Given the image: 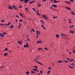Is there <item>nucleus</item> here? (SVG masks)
<instances>
[{"label": "nucleus", "instance_id": "obj_1", "mask_svg": "<svg viewBox=\"0 0 75 75\" xmlns=\"http://www.w3.org/2000/svg\"><path fill=\"white\" fill-rule=\"evenodd\" d=\"M42 16L43 18H45V19H47H47L49 18L48 16H47H47L46 15H45V14H43Z\"/></svg>", "mask_w": 75, "mask_h": 75}, {"label": "nucleus", "instance_id": "obj_2", "mask_svg": "<svg viewBox=\"0 0 75 75\" xmlns=\"http://www.w3.org/2000/svg\"><path fill=\"white\" fill-rule=\"evenodd\" d=\"M52 7H57V4H52V7H50L49 9L52 8Z\"/></svg>", "mask_w": 75, "mask_h": 75}, {"label": "nucleus", "instance_id": "obj_3", "mask_svg": "<svg viewBox=\"0 0 75 75\" xmlns=\"http://www.w3.org/2000/svg\"><path fill=\"white\" fill-rule=\"evenodd\" d=\"M24 47H29L28 45V43L27 42H26V45H24Z\"/></svg>", "mask_w": 75, "mask_h": 75}, {"label": "nucleus", "instance_id": "obj_4", "mask_svg": "<svg viewBox=\"0 0 75 75\" xmlns=\"http://www.w3.org/2000/svg\"><path fill=\"white\" fill-rule=\"evenodd\" d=\"M66 3H67V4H70L71 3V1H65Z\"/></svg>", "mask_w": 75, "mask_h": 75}, {"label": "nucleus", "instance_id": "obj_5", "mask_svg": "<svg viewBox=\"0 0 75 75\" xmlns=\"http://www.w3.org/2000/svg\"><path fill=\"white\" fill-rule=\"evenodd\" d=\"M0 35L1 37H4V35L3 33H0Z\"/></svg>", "mask_w": 75, "mask_h": 75}, {"label": "nucleus", "instance_id": "obj_6", "mask_svg": "<svg viewBox=\"0 0 75 75\" xmlns=\"http://www.w3.org/2000/svg\"><path fill=\"white\" fill-rule=\"evenodd\" d=\"M66 35H66L65 34H64V33H62L61 35V37H62L63 36H66Z\"/></svg>", "mask_w": 75, "mask_h": 75}, {"label": "nucleus", "instance_id": "obj_7", "mask_svg": "<svg viewBox=\"0 0 75 75\" xmlns=\"http://www.w3.org/2000/svg\"><path fill=\"white\" fill-rule=\"evenodd\" d=\"M35 1L34 0H33V1H30L29 3H30V4H32L33 3H34V2H35Z\"/></svg>", "mask_w": 75, "mask_h": 75}, {"label": "nucleus", "instance_id": "obj_8", "mask_svg": "<svg viewBox=\"0 0 75 75\" xmlns=\"http://www.w3.org/2000/svg\"><path fill=\"white\" fill-rule=\"evenodd\" d=\"M8 9H10V10H12V9H13L12 7L11 6H9L8 7Z\"/></svg>", "mask_w": 75, "mask_h": 75}, {"label": "nucleus", "instance_id": "obj_9", "mask_svg": "<svg viewBox=\"0 0 75 75\" xmlns=\"http://www.w3.org/2000/svg\"><path fill=\"white\" fill-rule=\"evenodd\" d=\"M18 42L19 44H22V41H18Z\"/></svg>", "mask_w": 75, "mask_h": 75}, {"label": "nucleus", "instance_id": "obj_10", "mask_svg": "<svg viewBox=\"0 0 75 75\" xmlns=\"http://www.w3.org/2000/svg\"><path fill=\"white\" fill-rule=\"evenodd\" d=\"M37 43L38 44H39V43H40V44H41V43H42V41H37Z\"/></svg>", "mask_w": 75, "mask_h": 75}, {"label": "nucleus", "instance_id": "obj_11", "mask_svg": "<svg viewBox=\"0 0 75 75\" xmlns=\"http://www.w3.org/2000/svg\"><path fill=\"white\" fill-rule=\"evenodd\" d=\"M37 63L39 64H40V65H43V64H42V63H41V62H38L37 61Z\"/></svg>", "mask_w": 75, "mask_h": 75}, {"label": "nucleus", "instance_id": "obj_12", "mask_svg": "<svg viewBox=\"0 0 75 75\" xmlns=\"http://www.w3.org/2000/svg\"><path fill=\"white\" fill-rule=\"evenodd\" d=\"M70 33H72V34H73V33H74V31L73 30H70Z\"/></svg>", "mask_w": 75, "mask_h": 75}, {"label": "nucleus", "instance_id": "obj_13", "mask_svg": "<svg viewBox=\"0 0 75 75\" xmlns=\"http://www.w3.org/2000/svg\"><path fill=\"white\" fill-rule=\"evenodd\" d=\"M12 7H13V8H14V9H15L16 10H17V8H16V7H15V6L14 5H12Z\"/></svg>", "mask_w": 75, "mask_h": 75}, {"label": "nucleus", "instance_id": "obj_14", "mask_svg": "<svg viewBox=\"0 0 75 75\" xmlns=\"http://www.w3.org/2000/svg\"><path fill=\"white\" fill-rule=\"evenodd\" d=\"M38 7H40V6H41L42 5L40 4V3H38Z\"/></svg>", "mask_w": 75, "mask_h": 75}, {"label": "nucleus", "instance_id": "obj_15", "mask_svg": "<svg viewBox=\"0 0 75 75\" xmlns=\"http://www.w3.org/2000/svg\"><path fill=\"white\" fill-rule=\"evenodd\" d=\"M66 8H67L68 10H71V8H69L68 7H66Z\"/></svg>", "mask_w": 75, "mask_h": 75}, {"label": "nucleus", "instance_id": "obj_16", "mask_svg": "<svg viewBox=\"0 0 75 75\" xmlns=\"http://www.w3.org/2000/svg\"><path fill=\"white\" fill-rule=\"evenodd\" d=\"M29 1V0H25V3H27L28 1Z\"/></svg>", "mask_w": 75, "mask_h": 75}, {"label": "nucleus", "instance_id": "obj_17", "mask_svg": "<svg viewBox=\"0 0 75 75\" xmlns=\"http://www.w3.org/2000/svg\"><path fill=\"white\" fill-rule=\"evenodd\" d=\"M19 26L18 28H20L21 27V23H19Z\"/></svg>", "mask_w": 75, "mask_h": 75}, {"label": "nucleus", "instance_id": "obj_18", "mask_svg": "<svg viewBox=\"0 0 75 75\" xmlns=\"http://www.w3.org/2000/svg\"><path fill=\"white\" fill-rule=\"evenodd\" d=\"M63 62V61L62 60L58 61V62H57V63H62Z\"/></svg>", "mask_w": 75, "mask_h": 75}, {"label": "nucleus", "instance_id": "obj_19", "mask_svg": "<svg viewBox=\"0 0 75 75\" xmlns=\"http://www.w3.org/2000/svg\"><path fill=\"white\" fill-rule=\"evenodd\" d=\"M26 74H27V75H29L30 74V72H25Z\"/></svg>", "mask_w": 75, "mask_h": 75}, {"label": "nucleus", "instance_id": "obj_20", "mask_svg": "<svg viewBox=\"0 0 75 75\" xmlns=\"http://www.w3.org/2000/svg\"><path fill=\"white\" fill-rule=\"evenodd\" d=\"M71 19H69V22L70 23V24H71Z\"/></svg>", "mask_w": 75, "mask_h": 75}, {"label": "nucleus", "instance_id": "obj_21", "mask_svg": "<svg viewBox=\"0 0 75 75\" xmlns=\"http://www.w3.org/2000/svg\"><path fill=\"white\" fill-rule=\"evenodd\" d=\"M42 73H43V71H42V70H40V75H42Z\"/></svg>", "mask_w": 75, "mask_h": 75}, {"label": "nucleus", "instance_id": "obj_22", "mask_svg": "<svg viewBox=\"0 0 75 75\" xmlns=\"http://www.w3.org/2000/svg\"><path fill=\"white\" fill-rule=\"evenodd\" d=\"M54 2L56 3V2H59V1H57L56 0H54Z\"/></svg>", "mask_w": 75, "mask_h": 75}, {"label": "nucleus", "instance_id": "obj_23", "mask_svg": "<svg viewBox=\"0 0 75 75\" xmlns=\"http://www.w3.org/2000/svg\"><path fill=\"white\" fill-rule=\"evenodd\" d=\"M36 33H37V34H40V32H39V31H36Z\"/></svg>", "mask_w": 75, "mask_h": 75}, {"label": "nucleus", "instance_id": "obj_24", "mask_svg": "<svg viewBox=\"0 0 75 75\" xmlns=\"http://www.w3.org/2000/svg\"><path fill=\"white\" fill-rule=\"evenodd\" d=\"M36 14H37V15H38V16H41V14H40V13H39V11H38V13H36Z\"/></svg>", "mask_w": 75, "mask_h": 75}, {"label": "nucleus", "instance_id": "obj_25", "mask_svg": "<svg viewBox=\"0 0 75 75\" xmlns=\"http://www.w3.org/2000/svg\"><path fill=\"white\" fill-rule=\"evenodd\" d=\"M50 72V70H49L48 71H47V75H49V73Z\"/></svg>", "mask_w": 75, "mask_h": 75}, {"label": "nucleus", "instance_id": "obj_26", "mask_svg": "<svg viewBox=\"0 0 75 75\" xmlns=\"http://www.w3.org/2000/svg\"><path fill=\"white\" fill-rule=\"evenodd\" d=\"M3 33L4 35H6V34H7V33H4V32H3Z\"/></svg>", "mask_w": 75, "mask_h": 75}, {"label": "nucleus", "instance_id": "obj_27", "mask_svg": "<svg viewBox=\"0 0 75 75\" xmlns=\"http://www.w3.org/2000/svg\"><path fill=\"white\" fill-rule=\"evenodd\" d=\"M69 67L70 68H71V69H73L74 68V67H71V66H69Z\"/></svg>", "mask_w": 75, "mask_h": 75}, {"label": "nucleus", "instance_id": "obj_28", "mask_svg": "<svg viewBox=\"0 0 75 75\" xmlns=\"http://www.w3.org/2000/svg\"><path fill=\"white\" fill-rule=\"evenodd\" d=\"M4 55H5V56H6V55H8V53H4Z\"/></svg>", "mask_w": 75, "mask_h": 75}, {"label": "nucleus", "instance_id": "obj_29", "mask_svg": "<svg viewBox=\"0 0 75 75\" xmlns=\"http://www.w3.org/2000/svg\"><path fill=\"white\" fill-rule=\"evenodd\" d=\"M0 25H7L6 24H0Z\"/></svg>", "mask_w": 75, "mask_h": 75}, {"label": "nucleus", "instance_id": "obj_30", "mask_svg": "<svg viewBox=\"0 0 75 75\" xmlns=\"http://www.w3.org/2000/svg\"><path fill=\"white\" fill-rule=\"evenodd\" d=\"M10 24H11L10 22H8V23L7 24V25L8 26H9V25H10Z\"/></svg>", "mask_w": 75, "mask_h": 75}, {"label": "nucleus", "instance_id": "obj_31", "mask_svg": "<svg viewBox=\"0 0 75 75\" xmlns=\"http://www.w3.org/2000/svg\"><path fill=\"white\" fill-rule=\"evenodd\" d=\"M74 27V25H71V26H70V28H71V27Z\"/></svg>", "mask_w": 75, "mask_h": 75}, {"label": "nucleus", "instance_id": "obj_32", "mask_svg": "<svg viewBox=\"0 0 75 75\" xmlns=\"http://www.w3.org/2000/svg\"><path fill=\"white\" fill-rule=\"evenodd\" d=\"M20 16H22V17H23V16L22 14L21 13H20L19 14Z\"/></svg>", "mask_w": 75, "mask_h": 75}, {"label": "nucleus", "instance_id": "obj_33", "mask_svg": "<svg viewBox=\"0 0 75 75\" xmlns=\"http://www.w3.org/2000/svg\"><path fill=\"white\" fill-rule=\"evenodd\" d=\"M1 22H3L5 21V20L4 19H3L2 20H1Z\"/></svg>", "mask_w": 75, "mask_h": 75}, {"label": "nucleus", "instance_id": "obj_34", "mask_svg": "<svg viewBox=\"0 0 75 75\" xmlns=\"http://www.w3.org/2000/svg\"><path fill=\"white\" fill-rule=\"evenodd\" d=\"M34 61H35V62H37V61H37V60H36V59H35H35H34Z\"/></svg>", "mask_w": 75, "mask_h": 75}, {"label": "nucleus", "instance_id": "obj_35", "mask_svg": "<svg viewBox=\"0 0 75 75\" xmlns=\"http://www.w3.org/2000/svg\"><path fill=\"white\" fill-rule=\"evenodd\" d=\"M33 10L34 11H35V12H36V11L35 8H33Z\"/></svg>", "mask_w": 75, "mask_h": 75}, {"label": "nucleus", "instance_id": "obj_36", "mask_svg": "<svg viewBox=\"0 0 75 75\" xmlns=\"http://www.w3.org/2000/svg\"><path fill=\"white\" fill-rule=\"evenodd\" d=\"M11 27L12 28H13V27H14V25H11Z\"/></svg>", "mask_w": 75, "mask_h": 75}, {"label": "nucleus", "instance_id": "obj_37", "mask_svg": "<svg viewBox=\"0 0 75 75\" xmlns=\"http://www.w3.org/2000/svg\"><path fill=\"white\" fill-rule=\"evenodd\" d=\"M31 73H35V72H34V71H31Z\"/></svg>", "mask_w": 75, "mask_h": 75}, {"label": "nucleus", "instance_id": "obj_38", "mask_svg": "<svg viewBox=\"0 0 75 75\" xmlns=\"http://www.w3.org/2000/svg\"><path fill=\"white\" fill-rule=\"evenodd\" d=\"M56 36L57 38H58V37H59V35H58V34H57V35H56Z\"/></svg>", "mask_w": 75, "mask_h": 75}, {"label": "nucleus", "instance_id": "obj_39", "mask_svg": "<svg viewBox=\"0 0 75 75\" xmlns=\"http://www.w3.org/2000/svg\"><path fill=\"white\" fill-rule=\"evenodd\" d=\"M74 61V59H71L70 60V62H71V61Z\"/></svg>", "mask_w": 75, "mask_h": 75}, {"label": "nucleus", "instance_id": "obj_40", "mask_svg": "<svg viewBox=\"0 0 75 75\" xmlns=\"http://www.w3.org/2000/svg\"><path fill=\"white\" fill-rule=\"evenodd\" d=\"M57 18V16H53V18Z\"/></svg>", "mask_w": 75, "mask_h": 75}, {"label": "nucleus", "instance_id": "obj_41", "mask_svg": "<svg viewBox=\"0 0 75 75\" xmlns=\"http://www.w3.org/2000/svg\"><path fill=\"white\" fill-rule=\"evenodd\" d=\"M34 67H35V68L36 69H37V68H38V67H37V66H34Z\"/></svg>", "mask_w": 75, "mask_h": 75}, {"label": "nucleus", "instance_id": "obj_42", "mask_svg": "<svg viewBox=\"0 0 75 75\" xmlns=\"http://www.w3.org/2000/svg\"><path fill=\"white\" fill-rule=\"evenodd\" d=\"M42 50V48L41 47H40L39 48H38V50Z\"/></svg>", "mask_w": 75, "mask_h": 75}, {"label": "nucleus", "instance_id": "obj_43", "mask_svg": "<svg viewBox=\"0 0 75 75\" xmlns=\"http://www.w3.org/2000/svg\"><path fill=\"white\" fill-rule=\"evenodd\" d=\"M71 66H74V63H72V64H71Z\"/></svg>", "mask_w": 75, "mask_h": 75}, {"label": "nucleus", "instance_id": "obj_44", "mask_svg": "<svg viewBox=\"0 0 75 75\" xmlns=\"http://www.w3.org/2000/svg\"><path fill=\"white\" fill-rule=\"evenodd\" d=\"M39 59H40V58H39L38 56V57H37V60H39Z\"/></svg>", "mask_w": 75, "mask_h": 75}, {"label": "nucleus", "instance_id": "obj_45", "mask_svg": "<svg viewBox=\"0 0 75 75\" xmlns=\"http://www.w3.org/2000/svg\"><path fill=\"white\" fill-rule=\"evenodd\" d=\"M40 21L42 23H44V21H42V20H40Z\"/></svg>", "mask_w": 75, "mask_h": 75}, {"label": "nucleus", "instance_id": "obj_46", "mask_svg": "<svg viewBox=\"0 0 75 75\" xmlns=\"http://www.w3.org/2000/svg\"><path fill=\"white\" fill-rule=\"evenodd\" d=\"M48 69H50V70L52 68L51 67H48Z\"/></svg>", "mask_w": 75, "mask_h": 75}, {"label": "nucleus", "instance_id": "obj_47", "mask_svg": "<svg viewBox=\"0 0 75 75\" xmlns=\"http://www.w3.org/2000/svg\"><path fill=\"white\" fill-rule=\"evenodd\" d=\"M32 30L33 31V32H35V30H34V29H33V28H32Z\"/></svg>", "mask_w": 75, "mask_h": 75}, {"label": "nucleus", "instance_id": "obj_48", "mask_svg": "<svg viewBox=\"0 0 75 75\" xmlns=\"http://www.w3.org/2000/svg\"><path fill=\"white\" fill-rule=\"evenodd\" d=\"M33 70L34 72H35V71H37V70H36V69H33Z\"/></svg>", "mask_w": 75, "mask_h": 75}, {"label": "nucleus", "instance_id": "obj_49", "mask_svg": "<svg viewBox=\"0 0 75 75\" xmlns=\"http://www.w3.org/2000/svg\"><path fill=\"white\" fill-rule=\"evenodd\" d=\"M67 59L68 60V61H70V58H67Z\"/></svg>", "mask_w": 75, "mask_h": 75}, {"label": "nucleus", "instance_id": "obj_50", "mask_svg": "<svg viewBox=\"0 0 75 75\" xmlns=\"http://www.w3.org/2000/svg\"><path fill=\"white\" fill-rule=\"evenodd\" d=\"M44 49H45V50H48V49L47 47H45L44 48Z\"/></svg>", "mask_w": 75, "mask_h": 75}, {"label": "nucleus", "instance_id": "obj_51", "mask_svg": "<svg viewBox=\"0 0 75 75\" xmlns=\"http://www.w3.org/2000/svg\"><path fill=\"white\" fill-rule=\"evenodd\" d=\"M64 61L65 62H66V63H68V62L67 60H66V61L64 60V61Z\"/></svg>", "mask_w": 75, "mask_h": 75}, {"label": "nucleus", "instance_id": "obj_52", "mask_svg": "<svg viewBox=\"0 0 75 75\" xmlns=\"http://www.w3.org/2000/svg\"><path fill=\"white\" fill-rule=\"evenodd\" d=\"M70 1H71L72 2H73V1H74V0H70Z\"/></svg>", "mask_w": 75, "mask_h": 75}, {"label": "nucleus", "instance_id": "obj_53", "mask_svg": "<svg viewBox=\"0 0 75 75\" xmlns=\"http://www.w3.org/2000/svg\"><path fill=\"white\" fill-rule=\"evenodd\" d=\"M6 51H8V48L7 47H6Z\"/></svg>", "mask_w": 75, "mask_h": 75}, {"label": "nucleus", "instance_id": "obj_54", "mask_svg": "<svg viewBox=\"0 0 75 75\" xmlns=\"http://www.w3.org/2000/svg\"><path fill=\"white\" fill-rule=\"evenodd\" d=\"M27 40H28V41H30V39H29L28 38H27Z\"/></svg>", "mask_w": 75, "mask_h": 75}, {"label": "nucleus", "instance_id": "obj_55", "mask_svg": "<svg viewBox=\"0 0 75 75\" xmlns=\"http://www.w3.org/2000/svg\"><path fill=\"white\" fill-rule=\"evenodd\" d=\"M71 13H72V14H73V15H75V13H73V12Z\"/></svg>", "mask_w": 75, "mask_h": 75}, {"label": "nucleus", "instance_id": "obj_56", "mask_svg": "<svg viewBox=\"0 0 75 75\" xmlns=\"http://www.w3.org/2000/svg\"><path fill=\"white\" fill-rule=\"evenodd\" d=\"M16 17H18V18H19V16H18L17 15H16Z\"/></svg>", "mask_w": 75, "mask_h": 75}, {"label": "nucleus", "instance_id": "obj_57", "mask_svg": "<svg viewBox=\"0 0 75 75\" xmlns=\"http://www.w3.org/2000/svg\"><path fill=\"white\" fill-rule=\"evenodd\" d=\"M73 52H74V53H75V50H73Z\"/></svg>", "mask_w": 75, "mask_h": 75}, {"label": "nucleus", "instance_id": "obj_58", "mask_svg": "<svg viewBox=\"0 0 75 75\" xmlns=\"http://www.w3.org/2000/svg\"><path fill=\"white\" fill-rule=\"evenodd\" d=\"M25 9H26V10H27V11H28V9H27V8H25Z\"/></svg>", "mask_w": 75, "mask_h": 75}, {"label": "nucleus", "instance_id": "obj_59", "mask_svg": "<svg viewBox=\"0 0 75 75\" xmlns=\"http://www.w3.org/2000/svg\"><path fill=\"white\" fill-rule=\"evenodd\" d=\"M20 21H23V20H22V19H21L20 20H19Z\"/></svg>", "mask_w": 75, "mask_h": 75}, {"label": "nucleus", "instance_id": "obj_60", "mask_svg": "<svg viewBox=\"0 0 75 75\" xmlns=\"http://www.w3.org/2000/svg\"><path fill=\"white\" fill-rule=\"evenodd\" d=\"M46 0H42V1H46Z\"/></svg>", "mask_w": 75, "mask_h": 75}, {"label": "nucleus", "instance_id": "obj_61", "mask_svg": "<svg viewBox=\"0 0 75 75\" xmlns=\"http://www.w3.org/2000/svg\"><path fill=\"white\" fill-rule=\"evenodd\" d=\"M43 28L44 29H46L45 27L44 26V25H43Z\"/></svg>", "mask_w": 75, "mask_h": 75}, {"label": "nucleus", "instance_id": "obj_62", "mask_svg": "<svg viewBox=\"0 0 75 75\" xmlns=\"http://www.w3.org/2000/svg\"><path fill=\"white\" fill-rule=\"evenodd\" d=\"M19 7H21V8H22V7L21 6H19Z\"/></svg>", "mask_w": 75, "mask_h": 75}, {"label": "nucleus", "instance_id": "obj_63", "mask_svg": "<svg viewBox=\"0 0 75 75\" xmlns=\"http://www.w3.org/2000/svg\"><path fill=\"white\" fill-rule=\"evenodd\" d=\"M41 26L42 27L44 28V25H43L42 24Z\"/></svg>", "mask_w": 75, "mask_h": 75}, {"label": "nucleus", "instance_id": "obj_64", "mask_svg": "<svg viewBox=\"0 0 75 75\" xmlns=\"http://www.w3.org/2000/svg\"><path fill=\"white\" fill-rule=\"evenodd\" d=\"M38 75H40V73H38Z\"/></svg>", "mask_w": 75, "mask_h": 75}]
</instances>
